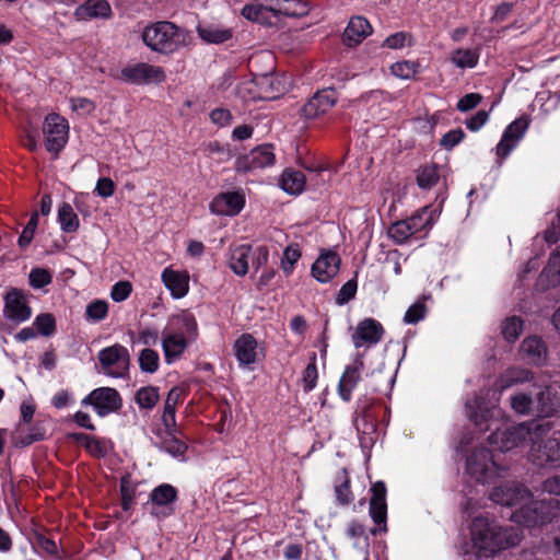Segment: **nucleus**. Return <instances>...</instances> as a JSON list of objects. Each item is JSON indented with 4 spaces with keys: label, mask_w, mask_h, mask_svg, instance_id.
Segmentation results:
<instances>
[{
    "label": "nucleus",
    "mask_w": 560,
    "mask_h": 560,
    "mask_svg": "<svg viewBox=\"0 0 560 560\" xmlns=\"http://www.w3.org/2000/svg\"><path fill=\"white\" fill-rule=\"evenodd\" d=\"M490 499L501 505L516 508L512 520L526 526L545 523L551 515L538 512L542 509V502H534L530 492L522 485L510 482L492 490Z\"/></svg>",
    "instance_id": "1"
},
{
    "label": "nucleus",
    "mask_w": 560,
    "mask_h": 560,
    "mask_svg": "<svg viewBox=\"0 0 560 560\" xmlns=\"http://www.w3.org/2000/svg\"><path fill=\"white\" fill-rule=\"evenodd\" d=\"M198 325L192 314L183 311L168 318L163 330L162 348L166 363L178 359L188 345L196 339Z\"/></svg>",
    "instance_id": "2"
},
{
    "label": "nucleus",
    "mask_w": 560,
    "mask_h": 560,
    "mask_svg": "<svg viewBox=\"0 0 560 560\" xmlns=\"http://www.w3.org/2000/svg\"><path fill=\"white\" fill-rule=\"evenodd\" d=\"M517 535L502 529L486 517H476L471 524V542L477 557H490L498 550L517 542Z\"/></svg>",
    "instance_id": "3"
},
{
    "label": "nucleus",
    "mask_w": 560,
    "mask_h": 560,
    "mask_svg": "<svg viewBox=\"0 0 560 560\" xmlns=\"http://www.w3.org/2000/svg\"><path fill=\"white\" fill-rule=\"evenodd\" d=\"M141 38L152 51L172 55L190 42L189 33L168 21H160L145 26Z\"/></svg>",
    "instance_id": "4"
},
{
    "label": "nucleus",
    "mask_w": 560,
    "mask_h": 560,
    "mask_svg": "<svg viewBox=\"0 0 560 560\" xmlns=\"http://www.w3.org/2000/svg\"><path fill=\"white\" fill-rule=\"evenodd\" d=\"M549 429L548 422L532 421L509 429H498L489 441L495 451L508 453L526 445L527 442L535 444Z\"/></svg>",
    "instance_id": "5"
},
{
    "label": "nucleus",
    "mask_w": 560,
    "mask_h": 560,
    "mask_svg": "<svg viewBox=\"0 0 560 560\" xmlns=\"http://www.w3.org/2000/svg\"><path fill=\"white\" fill-rule=\"evenodd\" d=\"M269 259V250L259 245L254 249L247 244L232 245L228 253V265L234 275L244 277L249 270V261L255 271L265 266Z\"/></svg>",
    "instance_id": "6"
},
{
    "label": "nucleus",
    "mask_w": 560,
    "mask_h": 560,
    "mask_svg": "<svg viewBox=\"0 0 560 560\" xmlns=\"http://www.w3.org/2000/svg\"><path fill=\"white\" fill-rule=\"evenodd\" d=\"M506 470L487 448L475 450L466 460V471L476 481L488 483L499 478Z\"/></svg>",
    "instance_id": "7"
},
{
    "label": "nucleus",
    "mask_w": 560,
    "mask_h": 560,
    "mask_svg": "<svg viewBox=\"0 0 560 560\" xmlns=\"http://www.w3.org/2000/svg\"><path fill=\"white\" fill-rule=\"evenodd\" d=\"M3 316L9 322L22 324L32 317L31 295L11 288L3 296Z\"/></svg>",
    "instance_id": "8"
},
{
    "label": "nucleus",
    "mask_w": 560,
    "mask_h": 560,
    "mask_svg": "<svg viewBox=\"0 0 560 560\" xmlns=\"http://www.w3.org/2000/svg\"><path fill=\"white\" fill-rule=\"evenodd\" d=\"M165 78L162 67L145 62L127 65L117 75V79L137 85L158 84L163 82Z\"/></svg>",
    "instance_id": "9"
},
{
    "label": "nucleus",
    "mask_w": 560,
    "mask_h": 560,
    "mask_svg": "<svg viewBox=\"0 0 560 560\" xmlns=\"http://www.w3.org/2000/svg\"><path fill=\"white\" fill-rule=\"evenodd\" d=\"M43 132L47 151L57 155L68 142L69 124L63 117L52 113L45 118Z\"/></svg>",
    "instance_id": "10"
},
{
    "label": "nucleus",
    "mask_w": 560,
    "mask_h": 560,
    "mask_svg": "<svg viewBox=\"0 0 560 560\" xmlns=\"http://www.w3.org/2000/svg\"><path fill=\"white\" fill-rule=\"evenodd\" d=\"M276 162L273 148L270 144H261L248 153L240 155L235 161L237 173H253L272 166Z\"/></svg>",
    "instance_id": "11"
},
{
    "label": "nucleus",
    "mask_w": 560,
    "mask_h": 560,
    "mask_svg": "<svg viewBox=\"0 0 560 560\" xmlns=\"http://www.w3.org/2000/svg\"><path fill=\"white\" fill-rule=\"evenodd\" d=\"M98 361L107 375L122 377L130 363L128 350L121 345H113L98 352Z\"/></svg>",
    "instance_id": "12"
},
{
    "label": "nucleus",
    "mask_w": 560,
    "mask_h": 560,
    "mask_svg": "<svg viewBox=\"0 0 560 560\" xmlns=\"http://www.w3.org/2000/svg\"><path fill=\"white\" fill-rule=\"evenodd\" d=\"M233 350L240 366L247 370H253L265 358L264 347L250 334H242L235 340Z\"/></svg>",
    "instance_id": "13"
},
{
    "label": "nucleus",
    "mask_w": 560,
    "mask_h": 560,
    "mask_svg": "<svg viewBox=\"0 0 560 560\" xmlns=\"http://www.w3.org/2000/svg\"><path fill=\"white\" fill-rule=\"evenodd\" d=\"M372 497L370 499L369 513L375 526L370 534L377 535L387 532V504H386V487L382 481H376L371 487Z\"/></svg>",
    "instance_id": "14"
},
{
    "label": "nucleus",
    "mask_w": 560,
    "mask_h": 560,
    "mask_svg": "<svg viewBox=\"0 0 560 560\" xmlns=\"http://www.w3.org/2000/svg\"><path fill=\"white\" fill-rule=\"evenodd\" d=\"M81 404L91 405L100 417H105L121 407V398L116 389L100 387L83 398Z\"/></svg>",
    "instance_id": "15"
},
{
    "label": "nucleus",
    "mask_w": 560,
    "mask_h": 560,
    "mask_svg": "<svg viewBox=\"0 0 560 560\" xmlns=\"http://www.w3.org/2000/svg\"><path fill=\"white\" fill-rule=\"evenodd\" d=\"M384 335V328L380 322L374 318H364L354 327L351 340L353 346L359 349L370 348L377 345Z\"/></svg>",
    "instance_id": "16"
},
{
    "label": "nucleus",
    "mask_w": 560,
    "mask_h": 560,
    "mask_svg": "<svg viewBox=\"0 0 560 560\" xmlns=\"http://www.w3.org/2000/svg\"><path fill=\"white\" fill-rule=\"evenodd\" d=\"M528 126V119L520 117L505 128L501 140L495 147V153L501 160H504L517 147L525 136Z\"/></svg>",
    "instance_id": "17"
},
{
    "label": "nucleus",
    "mask_w": 560,
    "mask_h": 560,
    "mask_svg": "<svg viewBox=\"0 0 560 560\" xmlns=\"http://www.w3.org/2000/svg\"><path fill=\"white\" fill-rule=\"evenodd\" d=\"M341 259L334 250H322L311 267L312 277L320 282H330L339 272Z\"/></svg>",
    "instance_id": "18"
},
{
    "label": "nucleus",
    "mask_w": 560,
    "mask_h": 560,
    "mask_svg": "<svg viewBox=\"0 0 560 560\" xmlns=\"http://www.w3.org/2000/svg\"><path fill=\"white\" fill-rule=\"evenodd\" d=\"M176 498V489L168 483H163L153 489L150 494V501L147 505L150 508L151 514L158 517H165L172 514L173 503Z\"/></svg>",
    "instance_id": "19"
},
{
    "label": "nucleus",
    "mask_w": 560,
    "mask_h": 560,
    "mask_svg": "<svg viewBox=\"0 0 560 560\" xmlns=\"http://www.w3.org/2000/svg\"><path fill=\"white\" fill-rule=\"evenodd\" d=\"M353 425L358 431L361 446L364 448L372 446L375 442L376 419L368 406L358 407L357 415L353 418Z\"/></svg>",
    "instance_id": "20"
},
{
    "label": "nucleus",
    "mask_w": 560,
    "mask_h": 560,
    "mask_svg": "<svg viewBox=\"0 0 560 560\" xmlns=\"http://www.w3.org/2000/svg\"><path fill=\"white\" fill-rule=\"evenodd\" d=\"M337 102V93L332 89L316 92L302 107V115L314 119L328 113Z\"/></svg>",
    "instance_id": "21"
},
{
    "label": "nucleus",
    "mask_w": 560,
    "mask_h": 560,
    "mask_svg": "<svg viewBox=\"0 0 560 560\" xmlns=\"http://www.w3.org/2000/svg\"><path fill=\"white\" fill-rule=\"evenodd\" d=\"M245 206V195L241 191H229L218 195L210 203V211L217 215L234 217Z\"/></svg>",
    "instance_id": "22"
},
{
    "label": "nucleus",
    "mask_w": 560,
    "mask_h": 560,
    "mask_svg": "<svg viewBox=\"0 0 560 560\" xmlns=\"http://www.w3.org/2000/svg\"><path fill=\"white\" fill-rule=\"evenodd\" d=\"M532 443L529 451V458L537 465L544 466L547 464L560 466V440L558 438L547 439L542 445Z\"/></svg>",
    "instance_id": "23"
},
{
    "label": "nucleus",
    "mask_w": 560,
    "mask_h": 560,
    "mask_svg": "<svg viewBox=\"0 0 560 560\" xmlns=\"http://www.w3.org/2000/svg\"><path fill=\"white\" fill-rule=\"evenodd\" d=\"M497 394V390L492 392L494 401L490 406L485 402L483 399L479 398L475 400L476 406H472L470 402L466 404L469 418H471L476 425L480 427L481 430H483V422H493L495 419H499L502 416L501 409L498 408L494 404L499 399ZM491 424L492 423L487 424L485 429H489Z\"/></svg>",
    "instance_id": "24"
},
{
    "label": "nucleus",
    "mask_w": 560,
    "mask_h": 560,
    "mask_svg": "<svg viewBox=\"0 0 560 560\" xmlns=\"http://www.w3.org/2000/svg\"><path fill=\"white\" fill-rule=\"evenodd\" d=\"M161 279L174 299H182L189 291V275L187 271L166 267L162 271Z\"/></svg>",
    "instance_id": "25"
},
{
    "label": "nucleus",
    "mask_w": 560,
    "mask_h": 560,
    "mask_svg": "<svg viewBox=\"0 0 560 560\" xmlns=\"http://www.w3.org/2000/svg\"><path fill=\"white\" fill-rule=\"evenodd\" d=\"M112 13L110 4L106 0H86L75 9L74 16L78 21L107 20Z\"/></svg>",
    "instance_id": "26"
},
{
    "label": "nucleus",
    "mask_w": 560,
    "mask_h": 560,
    "mask_svg": "<svg viewBox=\"0 0 560 560\" xmlns=\"http://www.w3.org/2000/svg\"><path fill=\"white\" fill-rule=\"evenodd\" d=\"M372 33L370 22L363 16H353L350 19L343 32V42L349 47L359 45Z\"/></svg>",
    "instance_id": "27"
},
{
    "label": "nucleus",
    "mask_w": 560,
    "mask_h": 560,
    "mask_svg": "<svg viewBox=\"0 0 560 560\" xmlns=\"http://www.w3.org/2000/svg\"><path fill=\"white\" fill-rule=\"evenodd\" d=\"M185 389L179 386L173 387L165 399L162 423L166 431H174L176 427V408L184 400Z\"/></svg>",
    "instance_id": "28"
},
{
    "label": "nucleus",
    "mask_w": 560,
    "mask_h": 560,
    "mask_svg": "<svg viewBox=\"0 0 560 560\" xmlns=\"http://www.w3.org/2000/svg\"><path fill=\"white\" fill-rule=\"evenodd\" d=\"M521 354L524 360L532 364H542L547 358V348L538 337H528L523 340Z\"/></svg>",
    "instance_id": "29"
},
{
    "label": "nucleus",
    "mask_w": 560,
    "mask_h": 560,
    "mask_svg": "<svg viewBox=\"0 0 560 560\" xmlns=\"http://www.w3.org/2000/svg\"><path fill=\"white\" fill-rule=\"evenodd\" d=\"M362 368L363 363L361 361L346 368L338 385L339 395L342 400L349 401L351 399L352 392L360 381Z\"/></svg>",
    "instance_id": "30"
},
{
    "label": "nucleus",
    "mask_w": 560,
    "mask_h": 560,
    "mask_svg": "<svg viewBox=\"0 0 560 560\" xmlns=\"http://www.w3.org/2000/svg\"><path fill=\"white\" fill-rule=\"evenodd\" d=\"M346 534L352 541V547L364 556L363 560H370L368 555L370 538L365 527L359 522L353 521L348 524Z\"/></svg>",
    "instance_id": "31"
},
{
    "label": "nucleus",
    "mask_w": 560,
    "mask_h": 560,
    "mask_svg": "<svg viewBox=\"0 0 560 560\" xmlns=\"http://www.w3.org/2000/svg\"><path fill=\"white\" fill-rule=\"evenodd\" d=\"M258 84L261 89L259 97L276 98L288 90L290 82L283 75H264Z\"/></svg>",
    "instance_id": "32"
},
{
    "label": "nucleus",
    "mask_w": 560,
    "mask_h": 560,
    "mask_svg": "<svg viewBox=\"0 0 560 560\" xmlns=\"http://www.w3.org/2000/svg\"><path fill=\"white\" fill-rule=\"evenodd\" d=\"M72 438L95 457H104L112 450L110 442L104 439H96L84 433H74Z\"/></svg>",
    "instance_id": "33"
},
{
    "label": "nucleus",
    "mask_w": 560,
    "mask_h": 560,
    "mask_svg": "<svg viewBox=\"0 0 560 560\" xmlns=\"http://www.w3.org/2000/svg\"><path fill=\"white\" fill-rule=\"evenodd\" d=\"M197 33L208 44H222L232 38V30L214 24L198 25Z\"/></svg>",
    "instance_id": "34"
},
{
    "label": "nucleus",
    "mask_w": 560,
    "mask_h": 560,
    "mask_svg": "<svg viewBox=\"0 0 560 560\" xmlns=\"http://www.w3.org/2000/svg\"><path fill=\"white\" fill-rule=\"evenodd\" d=\"M306 178L301 171L287 168L280 178V187L289 195H300L305 187Z\"/></svg>",
    "instance_id": "35"
},
{
    "label": "nucleus",
    "mask_w": 560,
    "mask_h": 560,
    "mask_svg": "<svg viewBox=\"0 0 560 560\" xmlns=\"http://www.w3.org/2000/svg\"><path fill=\"white\" fill-rule=\"evenodd\" d=\"M480 58L477 48H457L450 54L451 62L459 69H472L478 65Z\"/></svg>",
    "instance_id": "36"
},
{
    "label": "nucleus",
    "mask_w": 560,
    "mask_h": 560,
    "mask_svg": "<svg viewBox=\"0 0 560 560\" xmlns=\"http://www.w3.org/2000/svg\"><path fill=\"white\" fill-rule=\"evenodd\" d=\"M560 410V398L552 386L547 387L538 396L537 411L542 417H550Z\"/></svg>",
    "instance_id": "37"
},
{
    "label": "nucleus",
    "mask_w": 560,
    "mask_h": 560,
    "mask_svg": "<svg viewBox=\"0 0 560 560\" xmlns=\"http://www.w3.org/2000/svg\"><path fill=\"white\" fill-rule=\"evenodd\" d=\"M58 222L61 230L66 233H74L80 228L78 214L72 206L66 202L58 208Z\"/></svg>",
    "instance_id": "38"
},
{
    "label": "nucleus",
    "mask_w": 560,
    "mask_h": 560,
    "mask_svg": "<svg viewBox=\"0 0 560 560\" xmlns=\"http://www.w3.org/2000/svg\"><path fill=\"white\" fill-rule=\"evenodd\" d=\"M435 217V209L424 207L416 214L406 219V222L410 225V229L415 234L423 229L430 228L433 224Z\"/></svg>",
    "instance_id": "39"
},
{
    "label": "nucleus",
    "mask_w": 560,
    "mask_h": 560,
    "mask_svg": "<svg viewBox=\"0 0 560 560\" xmlns=\"http://www.w3.org/2000/svg\"><path fill=\"white\" fill-rule=\"evenodd\" d=\"M530 380V373L523 369H510L498 381L497 387L499 392L523 382Z\"/></svg>",
    "instance_id": "40"
},
{
    "label": "nucleus",
    "mask_w": 560,
    "mask_h": 560,
    "mask_svg": "<svg viewBox=\"0 0 560 560\" xmlns=\"http://www.w3.org/2000/svg\"><path fill=\"white\" fill-rule=\"evenodd\" d=\"M242 15L252 22L260 24H272L271 16L269 15L262 1L254 4H246L242 9Z\"/></svg>",
    "instance_id": "41"
},
{
    "label": "nucleus",
    "mask_w": 560,
    "mask_h": 560,
    "mask_svg": "<svg viewBox=\"0 0 560 560\" xmlns=\"http://www.w3.org/2000/svg\"><path fill=\"white\" fill-rule=\"evenodd\" d=\"M419 71V62L411 60L397 61L390 66L392 74L402 80L412 79Z\"/></svg>",
    "instance_id": "42"
},
{
    "label": "nucleus",
    "mask_w": 560,
    "mask_h": 560,
    "mask_svg": "<svg viewBox=\"0 0 560 560\" xmlns=\"http://www.w3.org/2000/svg\"><path fill=\"white\" fill-rule=\"evenodd\" d=\"M302 255L301 248L298 244H292L285 247L281 258V270L288 277L293 270L295 264L300 260Z\"/></svg>",
    "instance_id": "43"
},
{
    "label": "nucleus",
    "mask_w": 560,
    "mask_h": 560,
    "mask_svg": "<svg viewBox=\"0 0 560 560\" xmlns=\"http://www.w3.org/2000/svg\"><path fill=\"white\" fill-rule=\"evenodd\" d=\"M440 175L436 166L427 165L421 167L417 174V183L422 189H430L438 184Z\"/></svg>",
    "instance_id": "44"
},
{
    "label": "nucleus",
    "mask_w": 560,
    "mask_h": 560,
    "mask_svg": "<svg viewBox=\"0 0 560 560\" xmlns=\"http://www.w3.org/2000/svg\"><path fill=\"white\" fill-rule=\"evenodd\" d=\"M160 399L159 390L153 386L141 387L136 394V401L140 408L152 409Z\"/></svg>",
    "instance_id": "45"
},
{
    "label": "nucleus",
    "mask_w": 560,
    "mask_h": 560,
    "mask_svg": "<svg viewBox=\"0 0 560 560\" xmlns=\"http://www.w3.org/2000/svg\"><path fill=\"white\" fill-rule=\"evenodd\" d=\"M308 4L303 0H282L281 16L299 18L308 13Z\"/></svg>",
    "instance_id": "46"
},
{
    "label": "nucleus",
    "mask_w": 560,
    "mask_h": 560,
    "mask_svg": "<svg viewBox=\"0 0 560 560\" xmlns=\"http://www.w3.org/2000/svg\"><path fill=\"white\" fill-rule=\"evenodd\" d=\"M542 277L547 279L550 285L560 284V248L551 255Z\"/></svg>",
    "instance_id": "47"
},
{
    "label": "nucleus",
    "mask_w": 560,
    "mask_h": 560,
    "mask_svg": "<svg viewBox=\"0 0 560 560\" xmlns=\"http://www.w3.org/2000/svg\"><path fill=\"white\" fill-rule=\"evenodd\" d=\"M159 353L152 349H144L139 355V365L141 371L154 373L159 369Z\"/></svg>",
    "instance_id": "48"
},
{
    "label": "nucleus",
    "mask_w": 560,
    "mask_h": 560,
    "mask_svg": "<svg viewBox=\"0 0 560 560\" xmlns=\"http://www.w3.org/2000/svg\"><path fill=\"white\" fill-rule=\"evenodd\" d=\"M121 506L124 511H129L136 497V487L129 476H124L120 482Z\"/></svg>",
    "instance_id": "49"
},
{
    "label": "nucleus",
    "mask_w": 560,
    "mask_h": 560,
    "mask_svg": "<svg viewBox=\"0 0 560 560\" xmlns=\"http://www.w3.org/2000/svg\"><path fill=\"white\" fill-rule=\"evenodd\" d=\"M388 235L396 243L401 244L406 242L411 235H413V232L411 231L410 225H408L406 220H401L392 224L388 230Z\"/></svg>",
    "instance_id": "50"
},
{
    "label": "nucleus",
    "mask_w": 560,
    "mask_h": 560,
    "mask_svg": "<svg viewBox=\"0 0 560 560\" xmlns=\"http://www.w3.org/2000/svg\"><path fill=\"white\" fill-rule=\"evenodd\" d=\"M33 325L38 334L43 336H51L56 330V320L51 314L45 313L38 315Z\"/></svg>",
    "instance_id": "51"
},
{
    "label": "nucleus",
    "mask_w": 560,
    "mask_h": 560,
    "mask_svg": "<svg viewBox=\"0 0 560 560\" xmlns=\"http://www.w3.org/2000/svg\"><path fill=\"white\" fill-rule=\"evenodd\" d=\"M560 97L557 94H551L549 91H541L537 93L535 103L540 106L542 113L548 114L557 108Z\"/></svg>",
    "instance_id": "52"
},
{
    "label": "nucleus",
    "mask_w": 560,
    "mask_h": 560,
    "mask_svg": "<svg viewBox=\"0 0 560 560\" xmlns=\"http://www.w3.org/2000/svg\"><path fill=\"white\" fill-rule=\"evenodd\" d=\"M522 320L517 317L508 318L502 326V335L508 341L517 339L522 331Z\"/></svg>",
    "instance_id": "53"
},
{
    "label": "nucleus",
    "mask_w": 560,
    "mask_h": 560,
    "mask_svg": "<svg viewBox=\"0 0 560 560\" xmlns=\"http://www.w3.org/2000/svg\"><path fill=\"white\" fill-rule=\"evenodd\" d=\"M340 479L341 482L335 488L336 497L339 503L348 504L353 499V497L350 491L349 478L346 470H342Z\"/></svg>",
    "instance_id": "54"
},
{
    "label": "nucleus",
    "mask_w": 560,
    "mask_h": 560,
    "mask_svg": "<svg viewBox=\"0 0 560 560\" xmlns=\"http://www.w3.org/2000/svg\"><path fill=\"white\" fill-rule=\"evenodd\" d=\"M108 304L105 301L97 300L86 306V316L94 322L102 320L106 317Z\"/></svg>",
    "instance_id": "55"
},
{
    "label": "nucleus",
    "mask_w": 560,
    "mask_h": 560,
    "mask_svg": "<svg viewBox=\"0 0 560 560\" xmlns=\"http://www.w3.org/2000/svg\"><path fill=\"white\" fill-rule=\"evenodd\" d=\"M168 434H170V440H166L164 443H163V447L164 450L171 454L172 456L174 457H180L184 455L185 451H186V445L184 442L177 440L175 438V432H176V428L174 429V431H166Z\"/></svg>",
    "instance_id": "56"
},
{
    "label": "nucleus",
    "mask_w": 560,
    "mask_h": 560,
    "mask_svg": "<svg viewBox=\"0 0 560 560\" xmlns=\"http://www.w3.org/2000/svg\"><path fill=\"white\" fill-rule=\"evenodd\" d=\"M317 377H318V373H317V368H316L315 358H314L313 361L307 364V366L305 368V370L303 372L302 385H303L304 392L307 393L315 388Z\"/></svg>",
    "instance_id": "57"
},
{
    "label": "nucleus",
    "mask_w": 560,
    "mask_h": 560,
    "mask_svg": "<svg viewBox=\"0 0 560 560\" xmlns=\"http://www.w3.org/2000/svg\"><path fill=\"white\" fill-rule=\"evenodd\" d=\"M532 397L524 393L516 394L511 398V407L517 413L525 415L529 412L532 410Z\"/></svg>",
    "instance_id": "58"
},
{
    "label": "nucleus",
    "mask_w": 560,
    "mask_h": 560,
    "mask_svg": "<svg viewBox=\"0 0 560 560\" xmlns=\"http://www.w3.org/2000/svg\"><path fill=\"white\" fill-rule=\"evenodd\" d=\"M425 316V305L423 301H418L412 304L404 316V322L406 324H416L419 320L423 319Z\"/></svg>",
    "instance_id": "59"
},
{
    "label": "nucleus",
    "mask_w": 560,
    "mask_h": 560,
    "mask_svg": "<svg viewBox=\"0 0 560 560\" xmlns=\"http://www.w3.org/2000/svg\"><path fill=\"white\" fill-rule=\"evenodd\" d=\"M30 284L35 289H40L51 282V275L48 270L36 268L30 272Z\"/></svg>",
    "instance_id": "60"
},
{
    "label": "nucleus",
    "mask_w": 560,
    "mask_h": 560,
    "mask_svg": "<svg viewBox=\"0 0 560 560\" xmlns=\"http://www.w3.org/2000/svg\"><path fill=\"white\" fill-rule=\"evenodd\" d=\"M410 36L404 32H399L388 36L384 40L383 46L390 49H399L405 47L406 45H410Z\"/></svg>",
    "instance_id": "61"
},
{
    "label": "nucleus",
    "mask_w": 560,
    "mask_h": 560,
    "mask_svg": "<svg viewBox=\"0 0 560 560\" xmlns=\"http://www.w3.org/2000/svg\"><path fill=\"white\" fill-rule=\"evenodd\" d=\"M71 108L79 115H89L95 109L94 103L85 97H73L70 100Z\"/></svg>",
    "instance_id": "62"
},
{
    "label": "nucleus",
    "mask_w": 560,
    "mask_h": 560,
    "mask_svg": "<svg viewBox=\"0 0 560 560\" xmlns=\"http://www.w3.org/2000/svg\"><path fill=\"white\" fill-rule=\"evenodd\" d=\"M131 284L128 281H119L112 288L110 296L115 302H122L131 293Z\"/></svg>",
    "instance_id": "63"
},
{
    "label": "nucleus",
    "mask_w": 560,
    "mask_h": 560,
    "mask_svg": "<svg viewBox=\"0 0 560 560\" xmlns=\"http://www.w3.org/2000/svg\"><path fill=\"white\" fill-rule=\"evenodd\" d=\"M464 131L462 129H454L446 132L440 140L441 147L451 150L464 139Z\"/></svg>",
    "instance_id": "64"
}]
</instances>
